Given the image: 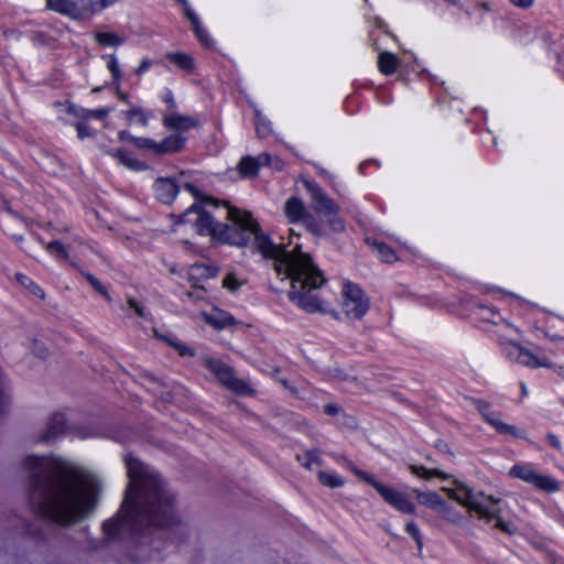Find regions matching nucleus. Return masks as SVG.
<instances>
[{"instance_id": "41", "label": "nucleus", "mask_w": 564, "mask_h": 564, "mask_svg": "<svg viewBox=\"0 0 564 564\" xmlns=\"http://www.w3.org/2000/svg\"><path fill=\"white\" fill-rule=\"evenodd\" d=\"M128 305L131 310L134 311V313L141 317V318H147V311L144 308V306L138 302L137 300L132 299V297H129L128 299Z\"/></svg>"}, {"instance_id": "26", "label": "nucleus", "mask_w": 564, "mask_h": 564, "mask_svg": "<svg viewBox=\"0 0 564 564\" xmlns=\"http://www.w3.org/2000/svg\"><path fill=\"white\" fill-rule=\"evenodd\" d=\"M15 280L24 288L26 289L30 294H32L33 296L40 299V300H44L45 299V292L43 291L42 288H40L36 283H34L29 276L22 274V273H17L15 274Z\"/></svg>"}, {"instance_id": "32", "label": "nucleus", "mask_w": 564, "mask_h": 564, "mask_svg": "<svg viewBox=\"0 0 564 564\" xmlns=\"http://www.w3.org/2000/svg\"><path fill=\"white\" fill-rule=\"evenodd\" d=\"M297 460L306 469H312L313 465H322V459L317 449L307 451L303 456L297 455Z\"/></svg>"}, {"instance_id": "29", "label": "nucleus", "mask_w": 564, "mask_h": 564, "mask_svg": "<svg viewBox=\"0 0 564 564\" xmlns=\"http://www.w3.org/2000/svg\"><path fill=\"white\" fill-rule=\"evenodd\" d=\"M185 15L191 21V23H192V25H193V28L195 30V33H196L197 37L199 39V41L204 45H209L210 44V39H209L207 32L200 26L198 18L196 17V14L188 7L185 8Z\"/></svg>"}, {"instance_id": "13", "label": "nucleus", "mask_w": 564, "mask_h": 564, "mask_svg": "<svg viewBox=\"0 0 564 564\" xmlns=\"http://www.w3.org/2000/svg\"><path fill=\"white\" fill-rule=\"evenodd\" d=\"M508 356L522 366L530 368H552V362L545 357H539L529 349L518 345L510 344Z\"/></svg>"}, {"instance_id": "31", "label": "nucleus", "mask_w": 564, "mask_h": 564, "mask_svg": "<svg viewBox=\"0 0 564 564\" xmlns=\"http://www.w3.org/2000/svg\"><path fill=\"white\" fill-rule=\"evenodd\" d=\"M102 59L107 64V68L110 72L113 82L119 85L121 80V69L117 59V56L115 54H108L104 55Z\"/></svg>"}, {"instance_id": "52", "label": "nucleus", "mask_w": 564, "mask_h": 564, "mask_svg": "<svg viewBox=\"0 0 564 564\" xmlns=\"http://www.w3.org/2000/svg\"><path fill=\"white\" fill-rule=\"evenodd\" d=\"M326 412L329 413V414H336L338 412L337 408L335 405H326Z\"/></svg>"}, {"instance_id": "22", "label": "nucleus", "mask_w": 564, "mask_h": 564, "mask_svg": "<svg viewBox=\"0 0 564 564\" xmlns=\"http://www.w3.org/2000/svg\"><path fill=\"white\" fill-rule=\"evenodd\" d=\"M409 469L413 475H415L416 477L424 479V480H431L434 477H437L440 479H449L451 478V475H448L437 468L429 469V468H426L424 466H420V465H410Z\"/></svg>"}, {"instance_id": "51", "label": "nucleus", "mask_w": 564, "mask_h": 564, "mask_svg": "<svg viewBox=\"0 0 564 564\" xmlns=\"http://www.w3.org/2000/svg\"><path fill=\"white\" fill-rule=\"evenodd\" d=\"M56 231L59 232V234H69L70 232V227L67 226V225H63L61 227H57Z\"/></svg>"}, {"instance_id": "50", "label": "nucleus", "mask_w": 564, "mask_h": 564, "mask_svg": "<svg viewBox=\"0 0 564 564\" xmlns=\"http://www.w3.org/2000/svg\"><path fill=\"white\" fill-rule=\"evenodd\" d=\"M164 100H165V102H167L170 105L171 108L175 107V101H174V98H173V95L171 91H169L165 95Z\"/></svg>"}, {"instance_id": "40", "label": "nucleus", "mask_w": 564, "mask_h": 564, "mask_svg": "<svg viewBox=\"0 0 564 564\" xmlns=\"http://www.w3.org/2000/svg\"><path fill=\"white\" fill-rule=\"evenodd\" d=\"M167 343L180 354L182 357L191 356L193 357L195 355V351L193 348L174 340H167Z\"/></svg>"}, {"instance_id": "47", "label": "nucleus", "mask_w": 564, "mask_h": 564, "mask_svg": "<svg viewBox=\"0 0 564 564\" xmlns=\"http://www.w3.org/2000/svg\"><path fill=\"white\" fill-rule=\"evenodd\" d=\"M546 438H547V441H549V443H550V445L552 447H554L557 451L562 449V443H561L560 438L556 435L547 434Z\"/></svg>"}, {"instance_id": "35", "label": "nucleus", "mask_w": 564, "mask_h": 564, "mask_svg": "<svg viewBox=\"0 0 564 564\" xmlns=\"http://www.w3.org/2000/svg\"><path fill=\"white\" fill-rule=\"evenodd\" d=\"M404 530L415 541L419 551H421L423 549V538L419 525L410 520L405 523Z\"/></svg>"}, {"instance_id": "36", "label": "nucleus", "mask_w": 564, "mask_h": 564, "mask_svg": "<svg viewBox=\"0 0 564 564\" xmlns=\"http://www.w3.org/2000/svg\"><path fill=\"white\" fill-rule=\"evenodd\" d=\"M82 274L85 276V279L89 282V284L97 291L99 294H101L107 300H110V296L106 290V288L100 283V281L94 276L89 272L80 271Z\"/></svg>"}, {"instance_id": "55", "label": "nucleus", "mask_w": 564, "mask_h": 564, "mask_svg": "<svg viewBox=\"0 0 564 564\" xmlns=\"http://www.w3.org/2000/svg\"><path fill=\"white\" fill-rule=\"evenodd\" d=\"M310 228L312 229V231L319 234V230L315 229L313 226H311Z\"/></svg>"}, {"instance_id": "3", "label": "nucleus", "mask_w": 564, "mask_h": 564, "mask_svg": "<svg viewBox=\"0 0 564 564\" xmlns=\"http://www.w3.org/2000/svg\"><path fill=\"white\" fill-rule=\"evenodd\" d=\"M124 464L128 489L118 516L104 523L105 533L116 538L142 527L164 528L176 523L175 497L160 475L130 454L124 456Z\"/></svg>"}, {"instance_id": "28", "label": "nucleus", "mask_w": 564, "mask_h": 564, "mask_svg": "<svg viewBox=\"0 0 564 564\" xmlns=\"http://www.w3.org/2000/svg\"><path fill=\"white\" fill-rule=\"evenodd\" d=\"M317 478L323 486L328 488H339L345 485L344 478L335 473L319 470L317 473Z\"/></svg>"}, {"instance_id": "8", "label": "nucleus", "mask_w": 564, "mask_h": 564, "mask_svg": "<svg viewBox=\"0 0 564 564\" xmlns=\"http://www.w3.org/2000/svg\"><path fill=\"white\" fill-rule=\"evenodd\" d=\"M370 307L369 297L359 285L346 282L341 289V310L350 321L361 319Z\"/></svg>"}, {"instance_id": "27", "label": "nucleus", "mask_w": 564, "mask_h": 564, "mask_svg": "<svg viewBox=\"0 0 564 564\" xmlns=\"http://www.w3.org/2000/svg\"><path fill=\"white\" fill-rule=\"evenodd\" d=\"M111 154L117 158L121 164L130 170L142 171L145 169V165L141 161L128 155V153L123 150H116Z\"/></svg>"}, {"instance_id": "16", "label": "nucleus", "mask_w": 564, "mask_h": 564, "mask_svg": "<svg viewBox=\"0 0 564 564\" xmlns=\"http://www.w3.org/2000/svg\"><path fill=\"white\" fill-rule=\"evenodd\" d=\"M271 163V156L268 153H261L258 156H246L239 162L238 169L242 176H256L259 169Z\"/></svg>"}, {"instance_id": "4", "label": "nucleus", "mask_w": 564, "mask_h": 564, "mask_svg": "<svg viewBox=\"0 0 564 564\" xmlns=\"http://www.w3.org/2000/svg\"><path fill=\"white\" fill-rule=\"evenodd\" d=\"M454 482L455 488H443L451 499L467 508L470 513H475L480 520L487 522L496 520V528L502 532L509 535L516 534V527L511 522L500 519V510L497 508L500 502L499 499L484 492L475 494L473 489L457 480Z\"/></svg>"}, {"instance_id": "9", "label": "nucleus", "mask_w": 564, "mask_h": 564, "mask_svg": "<svg viewBox=\"0 0 564 564\" xmlns=\"http://www.w3.org/2000/svg\"><path fill=\"white\" fill-rule=\"evenodd\" d=\"M511 478L521 479L534 488L545 492H557L561 489V482L554 477L544 475L535 470L529 464H516L509 469Z\"/></svg>"}, {"instance_id": "23", "label": "nucleus", "mask_w": 564, "mask_h": 564, "mask_svg": "<svg viewBox=\"0 0 564 564\" xmlns=\"http://www.w3.org/2000/svg\"><path fill=\"white\" fill-rule=\"evenodd\" d=\"M95 41L102 47H118L124 43V39L113 32H95Z\"/></svg>"}, {"instance_id": "25", "label": "nucleus", "mask_w": 564, "mask_h": 564, "mask_svg": "<svg viewBox=\"0 0 564 564\" xmlns=\"http://www.w3.org/2000/svg\"><path fill=\"white\" fill-rule=\"evenodd\" d=\"M166 59L184 70H191L194 67V59L191 55L173 52L166 55Z\"/></svg>"}, {"instance_id": "12", "label": "nucleus", "mask_w": 564, "mask_h": 564, "mask_svg": "<svg viewBox=\"0 0 564 564\" xmlns=\"http://www.w3.org/2000/svg\"><path fill=\"white\" fill-rule=\"evenodd\" d=\"M75 246L90 248L89 243L78 234H72L70 241L68 245L56 239L47 243L45 248L51 254H54L57 258L68 261L74 267H78V261L76 260V258H72L70 256V248Z\"/></svg>"}, {"instance_id": "39", "label": "nucleus", "mask_w": 564, "mask_h": 564, "mask_svg": "<svg viewBox=\"0 0 564 564\" xmlns=\"http://www.w3.org/2000/svg\"><path fill=\"white\" fill-rule=\"evenodd\" d=\"M445 509L447 511H441L440 513L443 516V518L454 524H459L463 520V517L460 513L456 512L452 507L447 506L445 503Z\"/></svg>"}, {"instance_id": "10", "label": "nucleus", "mask_w": 564, "mask_h": 564, "mask_svg": "<svg viewBox=\"0 0 564 564\" xmlns=\"http://www.w3.org/2000/svg\"><path fill=\"white\" fill-rule=\"evenodd\" d=\"M202 361L203 365L215 375L218 382L228 390L240 394H246L250 391L249 386L245 381L236 378L232 369L228 365L209 357L203 358Z\"/></svg>"}, {"instance_id": "7", "label": "nucleus", "mask_w": 564, "mask_h": 564, "mask_svg": "<svg viewBox=\"0 0 564 564\" xmlns=\"http://www.w3.org/2000/svg\"><path fill=\"white\" fill-rule=\"evenodd\" d=\"M119 139L121 141H130L138 149L150 152L153 155H166L181 152L184 147L186 139L178 134H170L161 141H155L150 138H138L132 137L128 131L119 132Z\"/></svg>"}, {"instance_id": "42", "label": "nucleus", "mask_w": 564, "mask_h": 564, "mask_svg": "<svg viewBox=\"0 0 564 564\" xmlns=\"http://www.w3.org/2000/svg\"><path fill=\"white\" fill-rule=\"evenodd\" d=\"M256 129L259 135L264 137L270 131V123L257 112Z\"/></svg>"}, {"instance_id": "43", "label": "nucleus", "mask_w": 564, "mask_h": 564, "mask_svg": "<svg viewBox=\"0 0 564 564\" xmlns=\"http://www.w3.org/2000/svg\"><path fill=\"white\" fill-rule=\"evenodd\" d=\"M76 130L79 139L89 138L93 135L88 124L85 122V120L79 121L76 123Z\"/></svg>"}, {"instance_id": "48", "label": "nucleus", "mask_w": 564, "mask_h": 564, "mask_svg": "<svg viewBox=\"0 0 564 564\" xmlns=\"http://www.w3.org/2000/svg\"><path fill=\"white\" fill-rule=\"evenodd\" d=\"M512 4L520 8H529L533 4L534 0H510Z\"/></svg>"}, {"instance_id": "17", "label": "nucleus", "mask_w": 564, "mask_h": 564, "mask_svg": "<svg viewBox=\"0 0 564 564\" xmlns=\"http://www.w3.org/2000/svg\"><path fill=\"white\" fill-rule=\"evenodd\" d=\"M413 494L415 495L419 503L422 505L423 507L438 512L447 511L445 509L444 499L436 491H423L420 489H414Z\"/></svg>"}, {"instance_id": "19", "label": "nucleus", "mask_w": 564, "mask_h": 564, "mask_svg": "<svg viewBox=\"0 0 564 564\" xmlns=\"http://www.w3.org/2000/svg\"><path fill=\"white\" fill-rule=\"evenodd\" d=\"M284 214L290 223H299L307 216L305 205L297 197H291L285 202Z\"/></svg>"}, {"instance_id": "54", "label": "nucleus", "mask_w": 564, "mask_h": 564, "mask_svg": "<svg viewBox=\"0 0 564 564\" xmlns=\"http://www.w3.org/2000/svg\"><path fill=\"white\" fill-rule=\"evenodd\" d=\"M521 390L523 395L528 394V388L524 383H521Z\"/></svg>"}, {"instance_id": "21", "label": "nucleus", "mask_w": 564, "mask_h": 564, "mask_svg": "<svg viewBox=\"0 0 564 564\" xmlns=\"http://www.w3.org/2000/svg\"><path fill=\"white\" fill-rule=\"evenodd\" d=\"M399 64V58L390 52H382L378 56L379 70L384 75L393 74L397 70Z\"/></svg>"}, {"instance_id": "37", "label": "nucleus", "mask_w": 564, "mask_h": 564, "mask_svg": "<svg viewBox=\"0 0 564 564\" xmlns=\"http://www.w3.org/2000/svg\"><path fill=\"white\" fill-rule=\"evenodd\" d=\"M242 284L243 282L238 280L234 273H228L223 280L224 288L231 292H236Z\"/></svg>"}, {"instance_id": "18", "label": "nucleus", "mask_w": 564, "mask_h": 564, "mask_svg": "<svg viewBox=\"0 0 564 564\" xmlns=\"http://www.w3.org/2000/svg\"><path fill=\"white\" fill-rule=\"evenodd\" d=\"M204 321L215 329H225L237 324L231 314L221 310H213L209 314H204Z\"/></svg>"}, {"instance_id": "34", "label": "nucleus", "mask_w": 564, "mask_h": 564, "mask_svg": "<svg viewBox=\"0 0 564 564\" xmlns=\"http://www.w3.org/2000/svg\"><path fill=\"white\" fill-rule=\"evenodd\" d=\"M373 249L377 252V254L380 257V259L384 262H393L395 261L397 257L394 251L388 247L387 245L382 242H373Z\"/></svg>"}, {"instance_id": "38", "label": "nucleus", "mask_w": 564, "mask_h": 564, "mask_svg": "<svg viewBox=\"0 0 564 564\" xmlns=\"http://www.w3.org/2000/svg\"><path fill=\"white\" fill-rule=\"evenodd\" d=\"M479 310H480V316H481L482 319L488 321V322H492L494 324H498L499 323V321L496 319V317L500 318V315H499V313L495 308L480 305Z\"/></svg>"}, {"instance_id": "44", "label": "nucleus", "mask_w": 564, "mask_h": 564, "mask_svg": "<svg viewBox=\"0 0 564 564\" xmlns=\"http://www.w3.org/2000/svg\"><path fill=\"white\" fill-rule=\"evenodd\" d=\"M31 349L32 351L34 352V355L41 357V358H44L47 354V349L46 347L44 346L43 343H41L40 340L37 339H33L32 340V344H31Z\"/></svg>"}, {"instance_id": "45", "label": "nucleus", "mask_w": 564, "mask_h": 564, "mask_svg": "<svg viewBox=\"0 0 564 564\" xmlns=\"http://www.w3.org/2000/svg\"><path fill=\"white\" fill-rule=\"evenodd\" d=\"M55 421H56V425L48 432V434L46 435V438L54 437L55 435H57L58 433H61L63 431V427H64L63 416H56Z\"/></svg>"}, {"instance_id": "14", "label": "nucleus", "mask_w": 564, "mask_h": 564, "mask_svg": "<svg viewBox=\"0 0 564 564\" xmlns=\"http://www.w3.org/2000/svg\"><path fill=\"white\" fill-rule=\"evenodd\" d=\"M162 122L166 129L176 131V134L181 135L182 138L184 137L181 134V132H185L198 124V121L195 118L178 112L165 113L162 118Z\"/></svg>"}, {"instance_id": "53", "label": "nucleus", "mask_w": 564, "mask_h": 564, "mask_svg": "<svg viewBox=\"0 0 564 564\" xmlns=\"http://www.w3.org/2000/svg\"><path fill=\"white\" fill-rule=\"evenodd\" d=\"M119 98H120L122 101L128 102V95H127V94L119 93Z\"/></svg>"}, {"instance_id": "46", "label": "nucleus", "mask_w": 564, "mask_h": 564, "mask_svg": "<svg viewBox=\"0 0 564 564\" xmlns=\"http://www.w3.org/2000/svg\"><path fill=\"white\" fill-rule=\"evenodd\" d=\"M152 62L149 58H143L139 66L135 68L137 75H142L150 69Z\"/></svg>"}, {"instance_id": "49", "label": "nucleus", "mask_w": 564, "mask_h": 564, "mask_svg": "<svg viewBox=\"0 0 564 564\" xmlns=\"http://www.w3.org/2000/svg\"><path fill=\"white\" fill-rule=\"evenodd\" d=\"M268 165L279 171L282 170L284 166L283 162L278 158H271V163Z\"/></svg>"}, {"instance_id": "30", "label": "nucleus", "mask_w": 564, "mask_h": 564, "mask_svg": "<svg viewBox=\"0 0 564 564\" xmlns=\"http://www.w3.org/2000/svg\"><path fill=\"white\" fill-rule=\"evenodd\" d=\"M123 116L129 122H132L133 119H137L143 127H147L149 124L151 112H147L139 107H132L131 109L124 111Z\"/></svg>"}, {"instance_id": "33", "label": "nucleus", "mask_w": 564, "mask_h": 564, "mask_svg": "<svg viewBox=\"0 0 564 564\" xmlns=\"http://www.w3.org/2000/svg\"><path fill=\"white\" fill-rule=\"evenodd\" d=\"M218 270L217 268L205 265V264H194L191 268L192 276L209 279L216 276Z\"/></svg>"}, {"instance_id": "15", "label": "nucleus", "mask_w": 564, "mask_h": 564, "mask_svg": "<svg viewBox=\"0 0 564 564\" xmlns=\"http://www.w3.org/2000/svg\"><path fill=\"white\" fill-rule=\"evenodd\" d=\"M46 8L72 20L82 21L80 0H46Z\"/></svg>"}, {"instance_id": "1", "label": "nucleus", "mask_w": 564, "mask_h": 564, "mask_svg": "<svg viewBox=\"0 0 564 564\" xmlns=\"http://www.w3.org/2000/svg\"><path fill=\"white\" fill-rule=\"evenodd\" d=\"M153 187L156 198L164 204H171L181 188L188 191L196 202L180 216L182 223L192 224L199 235L210 236L223 243L245 247L252 241L253 248L263 258L273 260L276 274L282 280L291 281L289 297L294 304L308 313H333L326 303L312 294L313 290L325 283V278L310 254L302 252L299 245L292 251L281 249L261 230L251 213L230 207L228 203H224L226 217L232 224L216 221L212 209L217 208V200L203 196L184 173L176 177H159Z\"/></svg>"}, {"instance_id": "5", "label": "nucleus", "mask_w": 564, "mask_h": 564, "mask_svg": "<svg viewBox=\"0 0 564 564\" xmlns=\"http://www.w3.org/2000/svg\"><path fill=\"white\" fill-rule=\"evenodd\" d=\"M349 468L357 477L371 485L381 496V498L393 509L403 514L416 513V506L412 501L409 494L399 490L394 487L382 485L381 482L377 481L371 475L361 469L356 468L351 464H349Z\"/></svg>"}, {"instance_id": "6", "label": "nucleus", "mask_w": 564, "mask_h": 564, "mask_svg": "<svg viewBox=\"0 0 564 564\" xmlns=\"http://www.w3.org/2000/svg\"><path fill=\"white\" fill-rule=\"evenodd\" d=\"M303 185L312 199L316 214L326 218L330 230L340 232L345 230L344 221L338 217L339 206L316 183L305 180Z\"/></svg>"}, {"instance_id": "2", "label": "nucleus", "mask_w": 564, "mask_h": 564, "mask_svg": "<svg viewBox=\"0 0 564 564\" xmlns=\"http://www.w3.org/2000/svg\"><path fill=\"white\" fill-rule=\"evenodd\" d=\"M25 464L28 503L35 516L67 527L93 512L101 491L95 475L53 456L30 455Z\"/></svg>"}, {"instance_id": "24", "label": "nucleus", "mask_w": 564, "mask_h": 564, "mask_svg": "<svg viewBox=\"0 0 564 564\" xmlns=\"http://www.w3.org/2000/svg\"><path fill=\"white\" fill-rule=\"evenodd\" d=\"M66 111L68 113H73V115L82 118L83 120H87L89 118L102 119V118L107 117L111 110L109 108H100V109H94V110L82 109L78 111L77 109H75V107L73 105H68L66 107Z\"/></svg>"}, {"instance_id": "20", "label": "nucleus", "mask_w": 564, "mask_h": 564, "mask_svg": "<svg viewBox=\"0 0 564 564\" xmlns=\"http://www.w3.org/2000/svg\"><path fill=\"white\" fill-rule=\"evenodd\" d=\"M118 0H80L82 21L115 4Z\"/></svg>"}, {"instance_id": "11", "label": "nucleus", "mask_w": 564, "mask_h": 564, "mask_svg": "<svg viewBox=\"0 0 564 564\" xmlns=\"http://www.w3.org/2000/svg\"><path fill=\"white\" fill-rule=\"evenodd\" d=\"M477 409L482 417L500 434L511 435L518 438H527L524 431L518 430L517 426L502 422L498 414L491 411L490 404L484 401L477 402Z\"/></svg>"}]
</instances>
